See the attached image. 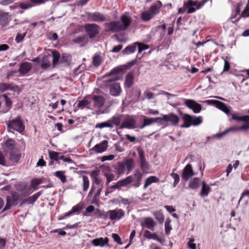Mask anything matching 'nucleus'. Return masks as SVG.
<instances>
[{"instance_id": "nucleus-1", "label": "nucleus", "mask_w": 249, "mask_h": 249, "mask_svg": "<svg viewBox=\"0 0 249 249\" xmlns=\"http://www.w3.org/2000/svg\"><path fill=\"white\" fill-rule=\"evenodd\" d=\"M126 69V67H116L105 75V77L112 76L111 78L105 81L106 86L109 88V93L111 96L116 97L120 95L122 92L121 87L120 84L116 81L122 78Z\"/></svg>"}, {"instance_id": "nucleus-2", "label": "nucleus", "mask_w": 249, "mask_h": 249, "mask_svg": "<svg viewBox=\"0 0 249 249\" xmlns=\"http://www.w3.org/2000/svg\"><path fill=\"white\" fill-rule=\"evenodd\" d=\"M100 171L98 170H94L91 172L90 177L92 179V187L89 193V196L92 195L95 189L98 186L96 193L94 194L93 198L94 201H97L99 198L103 188L102 179L99 177Z\"/></svg>"}, {"instance_id": "nucleus-3", "label": "nucleus", "mask_w": 249, "mask_h": 249, "mask_svg": "<svg viewBox=\"0 0 249 249\" xmlns=\"http://www.w3.org/2000/svg\"><path fill=\"white\" fill-rule=\"evenodd\" d=\"M6 125L8 129H13L20 133H22L25 130V126L20 116L9 120L6 123Z\"/></svg>"}, {"instance_id": "nucleus-4", "label": "nucleus", "mask_w": 249, "mask_h": 249, "mask_svg": "<svg viewBox=\"0 0 249 249\" xmlns=\"http://www.w3.org/2000/svg\"><path fill=\"white\" fill-rule=\"evenodd\" d=\"M11 196H7L6 199V205L2 210V212L11 209L12 206H16L18 203L20 198L18 193L15 191H11Z\"/></svg>"}, {"instance_id": "nucleus-5", "label": "nucleus", "mask_w": 249, "mask_h": 249, "mask_svg": "<svg viewBox=\"0 0 249 249\" xmlns=\"http://www.w3.org/2000/svg\"><path fill=\"white\" fill-rule=\"evenodd\" d=\"M196 3L195 0H188L184 1L183 7L178 9V14H184L185 12L188 14L195 13L197 9H196Z\"/></svg>"}, {"instance_id": "nucleus-6", "label": "nucleus", "mask_w": 249, "mask_h": 249, "mask_svg": "<svg viewBox=\"0 0 249 249\" xmlns=\"http://www.w3.org/2000/svg\"><path fill=\"white\" fill-rule=\"evenodd\" d=\"M84 27L85 32L90 39L96 37L100 33V27L95 23H87Z\"/></svg>"}, {"instance_id": "nucleus-7", "label": "nucleus", "mask_w": 249, "mask_h": 249, "mask_svg": "<svg viewBox=\"0 0 249 249\" xmlns=\"http://www.w3.org/2000/svg\"><path fill=\"white\" fill-rule=\"evenodd\" d=\"M184 103L189 108L192 109L195 113L200 112L202 109L201 105L197 103L195 100L191 99H184Z\"/></svg>"}, {"instance_id": "nucleus-8", "label": "nucleus", "mask_w": 249, "mask_h": 249, "mask_svg": "<svg viewBox=\"0 0 249 249\" xmlns=\"http://www.w3.org/2000/svg\"><path fill=\"white\" fill-rule=\"evenodd\" d=\"M87 17L90 21H92L103 22L107 20L106 16L99 12L87 13Z\"/></svg>"}, {"instance_id": "nucleus-9", "label": "nucleus", "mask_w": 249, "mask_h": 249, "mask_svg": "<svg viewBox=\"0 0 249 249\" xmlns=\"http://www.w3.org/2000/svg\"><path fill=\"white\" fill-rule=\"evenodd\" d=\"M105 26L106 32L116 33L122 31L120 26V21H113L106 23Z\"/></svg>"}, {"instance_id": "nucleus-10", "label": "nucleus", "mask_w": 249, "mask_h": 249, "mask_svg": "<svg viewBox=\"0 0 249 249\" xmlns=\"http://www.w3.org/2000/svg\"><path fill=\"white\" fill-rule=\"evenodd\" d=\"M136 120L133 116H128L125 120L124 121L121 125L119 127V128H128V129H133L136 128Z\"/></svg>"}, {"instance_id": "nucleus-11", "label": "nucleus", "mask_w": 249, "mask_h": 249, "mask_svg": "<svg viewBox=\"0 0 249 249\" xmlns=\"http://www.w3.org/2000/svg\"><path fill=\"white\" fill-rule=\"evenodd\" d=\"M206 102L213 103L217 108L224 112L228 116H231L232 117V114H234V113H231L228 107L222 102L217 100H207Z\"/></svg>"}, {"instance_id": "nucleus-12", "label": "nucleus", "mask_w": 249, "mask_h": 249, "mask_svg": "<svg viewBox=\"0 0 249 249\" xmlns=\"http://www.w3.org/2000/svg\"><path fill=\"white\" fill-rule=\"evenodd\" d=\"M249 128V124H244V125L239 126V127L236 126H232V127H231L227 129L226 130L224 131L223 132L216 134V137L217 138H221L222 136H223L224 135L227 134L229 132L237 131L239 130H247Z\"/></svg>"}, {"instance_id": "nucleus-13", "label": "nucleus", "mask_w": 249, "mask_h": 249, "mask_svg": "<svg viewBox=\"0 0 249 249\" xmlns=\"http://www.w3.org/2000/svg\"><path fill=\"white\" fill-rule=\"evenodd\" d=\"M49 155L50 160H52L57 161L62 160L63 161L67 162H71L72 160L70 157H66L64 156L60 155V153L54 151H49Z\"/></svg>"}, {"instance_id": "nucleus-14", "label": "nucleus", "mask_w": 249, "mask_h": 249, "mask_svg": "<svg viewBox=\"0 0 249 249\" xmlns=\"http://www.w3.org/2000/svg\"><path fill=\"white\" fill-rule=\"evenodd\" d=\"M109 218L111 220L116 219L119 220L124 216L125 212L122 209H115L113 210H109L107 212Z\"/></svg>"}, {"instance_id": "nucleus-15", "label": "nucleus", "mask_w": 249, "mask_h": 249, "mask_svg": "<svg viewBox=\"0 0 249 249\" xmlns=\"http://www.w3.org/2000/svg\"><path fill=\"white\" fill-rule=\"evenodd\" d=\"M163 121L165 122H170V124L172 125H178L179 118L173 113H170L168 114L163 115Z\"/></svg>"}, {"instance_id": "nucleus-16", "label": "nucleus", "mask_w": 249, "mask_h": 249, "mask_svg": "<svg viewBox=\"0 0 249 249\" xmlns=\"http://www.w3.org/2000/svg\"><path fill=\"white\" fill-rule=\"evenodd\" d=\"M131 18L130 17L123 15L121 17L120 26L122 31L126 30L131 25Z\"/></svg>"}, {"instance_id": "nucleus-17", "label": "nucleus", "mask_w": 249, "mask_h": 249, "mask_svg": "<svg viewBox=\"0 0 249 249\" xmlns=\"http://www.w3.org/2000/svg\"><path fill=\"white\" fill-rule=\"evenodd\" d=\"M108 147V142L107 140H104L100 143L96 144L91 149V150L97 153H101L106 151Z\"/></svg>"}, {"instance_id": "nucleus-18", "label": "nucleus", "mask_w": 249, "mask_h": 249, "mask_svg": "<svg viewBox=\"0 0 249 249\" xmlns=\"http://www.w3.org/2000/svg\"><path fill=\"white\" fill-rule=\"evenodd\" d=\"M194 173L193 170L192 166L190 164H188L186 165V166L184 168L182 174V178L185 180L187 181L190 178H191L193 176H194Z\"/></svg>"}, {"instance_id": "nucleus-19", "label": "nucleus", "mask_w": 249, "mask_h": 249, "mask_svg": "<svg viewBox=\"0 0 249 249\" xmlns=\"http://www.w3.org/2000/svg\"><path fill=\"white\" fill-rule=\"evenodd\" d=\"M32 69V64L28 62L21 63L19 67L18 71L22 75L28 73Z\"/></svg>"}, {"instance_id": "nucleus-20", "label": "nucleus", "mask_w": 249, "mask_h": 249, "mask_svg": "<svg viewBox=\"0 0 249 249\" xmlns=\"http://www.w3.org/2000/svg\"><path fill=\"white\" fill-rule=\"evenodd\" d=\"M94 107L96 108H101L102 107L106 101L105 98L102 95H94L92 98Z\"/></svg>"}, {"instance_id": "nucleus-21", "label": "nucleus", "mask_w": 249, "mask_h": 249, "mask_svg": "<svg viewBox=\"0 0 249 249\" xmlns=\"http://www.w3.org/2000/svg\"><path fill=\"white\" fill-rule=\"evenodd\" d=\"M134 75L132 71L129 72L125 76L124 82V87L125 89L130 88L134 84Z\"/></svg>"}, {"instance_id": "nucleus-22", "label": "nucleus", "mask_w": 249, "mask_h": 249, "mask_svg": "<svg viewBox=\"0 0 249 249\" xmlns=\"http://www.w3.org/2000/svg\"><path fill=\"white\" fill-rule=\"evenodd\" d=\"M21 158V153L18 149L11 151L9 153V160L13 163H17Z\"/></svg>"}, {"instance_id": "nucleus-23", "label": "nucleus", "mask_w": 249, "mask_h": 249, "mask_svg": "<svg viewBox=\"0 0 249 249\" xmlns=\"http://www.w3.org/2000/svg\"><path fill=\"white\" fill-rule=\"evenodd\" d=\"M142 227H145L147 229L153 231L154 228L156 225V223L152 217H147L143 219V223H141Z\"/></svg>"}, {"instance_id": "nucleus-24", "label": "nucleus", "mask_w": 249, "mask_h": 249, "mask_svg": "<svg viewBox=\"0 0 249 249\" xmlns=\"http://www.w3.org/2000/svg\"><path fill=\"white\" fill-rule=\"evenodd\" d=\"M192 115L188 114H184L182 116L183 124L181 125L182 128H188L192 125Z\"/></svg>"}, {"instance_id": "nucleus-25", "label": "nucleus", "mask_w": 249, "mask_h": 249, "mask_svg": "<svg viewBox=\"0 0 249 249\" xmlns=\"http://www.w3.org/2000/svg\"><path fill=\"white\" fill-rule=\"evenodd\" d=\"M162 4L160 0H158L156 3L152 4L148 9V11L154 16L158 14Z\"/></svg>"}, {"instance_id": "nucleus-26", "label": "nucleus", "mask_w": 249, "mask_h": 249, "mask_svg": "<svg viewBox=\"0 0 249 249\" xmlns=\"http://www.w3.org/2000/svg\"><path fill=\"white\" fill-rule=\"evenodd\" d=\"M133 177L134 184L135 187H139L141 185L142 174L138 170L135 171V173L132 176Z\"/></svg>"}, {"instance_id": "nucleus-27", "label": "nucleus", "mask_w": 249, "mask_h": 249, "mask_svg": "<svg viewBox=\"0 0 249 249\" xmlns=\"http://www.w3.org/2000/svg\"><path fill=\"white\" fill-rule=\"evenodd\" d=\"M9 18V16L8 12L0 11V24L1 26L4 27L9 24L10 21Z\"/></svg>"}, {"instance_id": "nucleus-28", "label": "nucleus", "mask_w": 249, "mask_h": 249, "mask_svg": "<svg viewBox=\"0 0 249 249\" xmlns=\"http://www.w3.org/2000/svg\"><path fill=\"white\" fill-rule=\"evenodd\" d=\"M41 195V192L35 194L32 196L29 197L27 199L23 200L20 204L19 206H22L24 204H33Z\"/></svg>"}, {"instance_id": "nucleus-29", "label": "nucleus", "mask_w": 249, "mask_h": 249, "mask_svg": "<svg viewBox=\"0 0 249 249\" xmlns=\"http://www.w3.org/2000/svg\"><path fill=\"white\" fill-rule=\"evenodd\" d=\"M108 242V238L106 237L104 239L103 237L96 238L92 241V244L95 246L103 247L107 245Z\"/></svg>"}, {"instance_id": "nucleus-30", "label": "nucleus", "mask_w": 249, "mask_h": 249, "mask_svg": "<svg viewBox=\"0 0 249 249\" xmlns=\"http://www.w3.org/2000/svg\"><path fill=\"white\" fill-rule=\"evenodd\" d=\"M83 206L81 204H77V205L72 207L71 211L66 213V216H71L75 213L79 214L81 211L83 209Z\"/></svg>"}, {"instance_id": "nucleus-31", "label": "nucleus", "mask_w": 249, "mask_h": 249, "mask_svg": "<svg viewBox=\"0 0 249 249\" xmlns=\"http://www.w3.org/2000/svg\"><path fill=\"white\" fill-rule=\"evenodd\" d=\"M16 145L15 141L12 139H8L7 141L4 143V149L5 151L14 150Z\"/></svg>"}, {"instance_id": "nucleus-32", "label": "nucleus", "mask_w": 249, "mask_h": 249, "mask_svg": "<svg viewBox=\"0 0 249 249\" xmlns=\"http://www.w3.org/2000/svg\"><path fill=\"white\" fill-rule=\"evenodd\" d=\"M211 191L210 186L206 184L205 181L202 182V188L200 192V195L201 196H207L209 193Z\"/></svg>"}, {"instance_id": "nucleus-33", "label": "nucleus", "mask_w": 249, "mask_h": 249, "mask_svg": "<svg viewBox=\"0 0 249 249\" xmlns=\"http://www.w3.org/2000/svg\"><path fill=\"white\" fill-rule=\"evenodd\" d=\"M82 178V182L81 185L82 187L83 192L88 191L89 186V180L88 176L86 175H82L81 177Z\"/></svg>"}, {"instance_id": "nucleus-34", "label": "nucleus", "mask_w": 249, "mask_h": 249, "mask_svg": "<svg viewBox=\"0 0 249 249\" xmlns=\"http://www.w3.org/2000/svg\"><path fill=\"white\" fill-rule=\"evenodd\" d=\"M160 179L158 178L156 176H150L146 179L144 184L143 185V188L146 189L148 186L151 185L153 183L159 182Z\"/></svg>"}, {"instance_id": "nucleus-35", "label": "nucleus", "mask_w": 249, "mask_h": 249, "mask_svg": "<svg viewBox=\"0 0 249 249\" xmlns=\"http://www.w3.org/2000/svg\"><path fill=\"white\" fill-rule=\"evenodd\" d=\"M71 60V56L68 53H63L60 57V62L68 66L70 64Z\"/></svg>"}, {"instance_id": "nucleus-36", "label": "nucleus", "mask_w": 249, "mask_h": 249, "mask_svg": "<svg viewBox=\"0 0 249 249\" xmlns=\"http://www.w3.org/2000/svg\"><path fill=\"white\" fill-rule=\"evenodd\" d=\"M133 181V177L132 176L127 177L124 179L120 180L118 181L120 188L125 186Z\"/></svg>"}, {"instance_id": "nucleus-37", "label": "nucleus", "mask_w": 249, "mask_h": 249, "mask_svg": "<svg viewBox=\"0 0 249 249\" xmlns=\"http://www.w3.org/2000/svg\"><path fill=\"white\" fill-rule=\"evenodd\" d=\"M200 182L199 178H195L190 181L188 186L191 189H196L199 187Z\"/></svg>"}, {"instance_id": "nucleus-38", "label": "nucleus", "mask_w": 249, "mask_h": 249, "mask_svg": "<svg viewBox=\"0 0 249 249\" xmlns=\"http://www.w3.org/2000/svg\"><path fill=\"white\" fill-rule=\"evenodd\" d=\"M231 119L233 120L238 121H243L246 124H249V115H244L242 116H238L236 114H232V118Z\"/></svg>"}, {"instance_id": "nucleus-39", "label": "nucleus", "mask_w": 249, "mask_h": 249, "mask_svg": "<svg viewBox=\"0 0 249 249\" xmlns=\"http://www.w3.org/2000/svg\"><path fill=\"white\" fill-rule=\"evenodd\" d=\"M103 60V58L100 55L95 54L92 58V64L95 67L97 68L101 65Z\"/></svg>"}, {"instance_id": "nucleus-40", "label": "nucleus", "mask_w": 249, "mask_h": 249, "mask_svg": "<svg viewBox=\"0 0 249 249\" xmlns=\"http://www.w3.org/2000/svg\"><path fill=\"white\" fill-rule=\"evenodd\" d=\"M127 170V174H128L134 167L135 162L133 159H128L124 162Z\"/></svg>"}, {"instance_id": "nucleus-41", "label": "nucleus", "mask_w": 249, "mask_h": 249, "mask_svg": "<svg viewBox=\"0 0 249 249\" xmlns=\"http://www.w3.org/2000/svg\"><path fill=\"white\" fill-rule=\"evenodd\" d=\"M53 55V67L54 68L58 64L59 61L60 60V55L58 52L54 50L52 52Z\"/></svg>"}, {"instance_id": "nucleus-42", "label": "nucleus", "mask_w": 249, "mask_h": 249, "mask_svg": "<svg viewBox=\"0 0 249 249\" xmlns=\"http://www.w3.org/2000/svg\"><path fill=\"white\" fill-rule=\"evenodd\" d=\"M136 47L137 45L136 44H134V43L131 45L127 46L123 51L122 53L123 54H128L130 53H132L135 52Z\"/></svg>"}, {"instance_id": "nucleus-43", "label": "nucleus", "mask_w": 249, "mask_h": 249, "mask_svg": "<svg viewBox=\"0 0 249 249\" xmlns=\"http://www.w3.org/2000/svg\"><path fill=\"white\" fill-rule=\"evenodd\" d=\"M111 125L118 126L120 124L121 121V116L120 115H114L109 120Z\"/></svg>"}, {"instance_id": "nucleus-44", "label": "nucleus", "mask_w": 249, "mask_h": 249, "mask_svg": "<svg viewBox=\"0 0 249 249\" xmlns=\"http://www.w3.org/2000/svg\"><path fill=\"white\" fill-rule=\"evenodd\" d=\"M154 118H149L146 116H143V122L142 125L140 127L141 129H143L146 126L150 125L154 123Z\"/></svg>"}, {"instance_id": "nucleus-45", "label": "nucleus", "mask_w": 249, "mask_h": 249, "mask_svg": "<svg viewBox=\"0 0 249 249\" xmlns=\"http://www.w3.org/2000/svg\"><path fill=\"white\" fill-rule=\"evenodd\" d=\"M141 17L143 21H148L151 20L154 16L148 10L143 12Z\"/></svg>"}, {"instance_id": "nucleus-46", "label": "nucleus", "mask_w": 249, "mask_h": 249, "mask_svg": "<svg viewBox=\"0 0 249 249\" xmlns=\"http://www.w3.org/2000/svg\"><path fill=\"white\" fill-rule=\"evenodd\" d=\"M104 175L107 178L106 185L107 186L108 185L109 183L111 181L115 179V175L113 173L111 172L110 170L108 172H105Z\"/></svg>"}, {"instance_id": "nucleus-47", "label": "nucleus", "mask_w": 249, "mask_h": 249, "mask_svg": "<svg viewBox=\"0 0 249 249\" xmlns=\"http://www.w3.org/2000/svg\"><path fill=\"white\" fill-rule=\"evenodd\" d=\"M51 66L50 61L47 55H44L42 58L41 68L42 69H46Z\"/></svg>"}, {"instance_id": "nucleus-48", "label": "nucleus", "mask_w": 249, "mask_h": 249, "mask_svg": "<svg viewBox=\"0 0 249 249\" xmlns=\"http://www.w3.org/2000/svg\"><path fill=\"white\" fill-rule=\"evenodd\" d=\"M125 169V167L124 162H118L117 165L115 167L116 172L119 175L124 173Z\"/></svg>"}, {"instance_id": "nucleus-49", "label": "nucleus", "mask_w": 249, "mask_h": 249, "mask_svg": "<svg viewBox=\"0 0 249 249\" xmlns=\"http://www.w3.org/2000/svg\"><path fill=\"white\" fill-rule=\"evenodd\" d=\"M54 176L59 178L62 183H65L66 182V176L65 175V171H57L54 173Z\"/></svg>"}, {"instance_id": "nucleus-50", "label": "nucleus", "mask_w": 249, "mask_h": 249, "mask_svg": "<svg viewBox=\"0 0 249 249\" xmlns=\"http://www.w3.org/2000/svg\"><path fill=\"white\" fill-rule=\"evenodd\" d=\"M36 5H39V4H36L32 2L31 0H30V1L27 3H20L19 4V7L22 9L26 10Z\"/></svg>"}, {"instance_id": "nucleus-51", "label": "nucleus", "mask_w": 249, "mask_h": 249, "mask_svg": "<svg viewBox=\"0 0 249 249\" xmlns=\"http://www.w3.org/2000/svg\"><path fill=\"white\" fill-rule=\"evenodd\" d=\"M90 103V101L86 99V98H84L83 100L78 102L77 107L81 109H83L85 107L89 108V107H88V106L89 105Z\"/></svg>"}, {"instance_id": "nucleus-52", "label": "nucleus", "mask_w": 249, "mask_h": 249, "mask_svg": "<svg viewBox=\"0 0 249 249\" xmlns=\"http://www.w3.org/2000/svg\"><path fill=\"white\" fill-rule=\"evenodd\" d=\"M143 236L148 239H158V235L155 233H152L149 231L146 230L144 231Z\"/></svg>"}, {"instance_id": "nucleus-53", "label": "nucleus", "mask_w": 249, "mask_h": 249, "mask_svg": "<svg viewBox=\"0 0 249 249\" xmlns=\"http://www.w3.org/2000/svg\"><path fill=\"white\" fill-rule=\"evenodd\" d=\"M154 215L156 219L159 221L160 223H162L164 220L163 213L160 211H156L154 213Z\"/></svg>"}, {"instance_id": "nucleus-54", "label": "nucleus", "mask_w": 249, "mask_h": 249, "mask_svg": "<svg viewBox=\"0 0 249 249\" xmlns=\"http://www.w3.org/2000/svg\"><path fill=\"white\" fill-rule=\"evenodd\" d=\"M7 90H10L14 92H18V93L21 92L19 87L18 85L14 84L13 83H7Z\"/></svg>"}, {"instance_id": "nucleus-55", "label": "nucleus", "mask_w": 249, "mask_h": 249, "mask_svg": "<svg viewBox=\"0 0 249 249\" xmlns=\"http://www.w3.org/2000/svg\"><path fill=\"white\" fill-rule=\"evenodd\" d=\"M192 125L196 126L201 124L202 122V117L201 116H196L192 115Z\"/></svg>"}, {"instance_id": "nucleus-56", "label": "nucleus", "mask_w": 249, "mask_h": 249, "mask_svg": "<svg viewBox=\"0 0 249 249\" xmlns=\"http://www.w3.org/2000/svg\"><path fill=\"white\" fill-rule=\"evenodd\" d=\"M43 182L42 178H34L31 182V186L35 189H36L37 186L41 184Z\"/></svg>"}, {"instance_id": "nucleus-57", "label": "nucleus", "mask_w": 249, "mask_h": 249, "mask_svg": "<svg viewBox=\"0 0 249 249\" xmlns=\"http://www.w3.org/2000/svg\"><path fill=\"white\" fill-rule=\"evenodd\" d=\"M96 128H103L104 127H113V125H111L109 121V120L105 122L97 124L95 126Z\"/></svg>"}, {"instance_id": "nucleus-58", "label": "nucleus", "mask_w": 249, "mask_h": 249, "mask_svg": "<svg viewBox=\"0 0 249 249\" xmlns=\"http://www.w3.org/2000/svg\"><path fill=\"white\" fill-rule=\"evenodd\" d=\"M134 44H136L138 46L139 53H141L143 51L147 50L149 48V46L142 43L135 42Z\"/></svg>"}, {"instance_id": "nucleus-59", "label": "nucleus", "mask_w": 249, "mask_h": 249, "mask_svg": "<svg viewBox=\"0 0 249 249\" xmlns=\"http://www.w3.org/2000/svg\"><path fill=\"white\" fill-rule=\"evenodd\" d=\"M0 165L6 167L9 166V164L6 160L5 155L1 151H0Z\"/></svg>"}, {"instance_id": "nucleus-60", "label": "nucleus", "mask_w": 249, "mask_h": 249, "mask_svg": "<svg viewBox=\"0 0 249 249\" xmlns=\"http://www.w3.org/2000/svg\"><path fill=\"white\" fill-rule=\"evenodd\" d=\"M171 220L170 219H167L165 222V231L167 235H168L170 233V231L172 230V227L170 225Z\"/></svg>"}, {"instance_id": "nucleus-61", "label": "nucleus", "mask_w": 249, "mask_h": 249, "mask_svg": "<svg viewBox=\"0 0 249 249\" xmlns=\"http://www.w3.org/2000/svg\"><path fill=\"white\" fill-rule=\"evenodd\" d=\"M241 17L248 18L249 17V0L243 12L241 13Z\"/></svg>"}, {"instance_id": "nucleus-62", "label": "nucleus", "mask_w": 249, "mask_h": 249, "mask_svg": "<svg viewBox=\"0 0 249 249\" xmlns=\"http://www.w3.org/2000/svg\"><path fill=\"white\" fill-rule=\"evenodd\" d=\"M140 167L142 170L145 171L149 168V163L146 160L140 161Z\"/></svg>"}, {"instance_id": "nucleus-63", "label": "nucleus", "mask_w": 249, "mask_h": 249, "mask_svg": "<svg viewBox=\"0 0 249 249\" xmlns=\"http://www.w3.org/2000/svg\"><path fill=\"white\" fill-rule=\"evenodd\" d=\"M171 176L174 178V181L173 183V186L175 187L179 182L180 178L178 174L172 173L171 174Z\"/></svg>"}, {"instance_id": "nucleus-64", "label": "nucleus", "mask_w": 249, "mask_h": 249, "mask_svg": "<svg viewBox=\"0 0 249 249\" xmlns=\"http://www.w3.org/2000/svg\"><path fill=\"white\" fill-rule=\"evenodd\" d=\"M26 33L24 34H21L19 33H18L16 36L15 38V41L17 43H19L21 42L23 39L24 38L25 36Z\"/></svg>"}]
</instances>
